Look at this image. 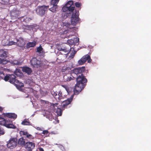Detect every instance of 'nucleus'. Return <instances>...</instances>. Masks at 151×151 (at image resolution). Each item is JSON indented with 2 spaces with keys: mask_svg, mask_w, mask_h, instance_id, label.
<instances>
[{
  "mask_svg": "<svg viewBox=\"0 0 151 151\" xmlns=\"http://www.w3.org/2000/svg\"><path fill=\"white\" fill-rule=\"evenodd\" d=\"M75 79L76 80V84L74 88L73 91L74 94L78 95L86 86L87 80L83 75L79 76Z\"/></svg>",
  "mask_w": 151,
  "mask_h": 151,
  "instance_id": "f257e3e1",
  "label": "nucleus"
},
{
  "mask_svg": "<svg viewBox=\"0 0 151 151\" xmlns=\"http://www.w3.org/2000/svg\"><path fill=\"white\" fill-rule=\"evenodd\" d=\"M79 11L78 9H75L74 11L73 12L72 14L71 17V23L72 25L74 26L76 25L79 21Z\"/></svg>",
  "mask_w": 151,
  "mask_h": 151,
  "instance_id": "f03ea898",
  "label": "nucleus"
},
{
  "mask_svg": "<svg viewBox=\"0 0 151 151\" xmlns=\"http://www.w3.org/2000/svg\"><path fill=\"white\" fill-rule=\"evenodd\" d=\"M85 70L84 67L76 68L71 70V76L76 78L78 77L79 76H80L81 75H83L82 73Z\"/></svg>",
  "mask_w": 151,
  "mask_h": 151,
  "instance_id": "7ed1b4c3",
  "label": "nucleus"
},
{
  "mask_svg": "<svg viewBox=\"0 0 151 151\" xmlns=\"http://www.w3.org/2000/svg\"><path fill=\"white\" fill-rule=\"evenodd\" d=\"M49 7V6L45 5L39 6L36 9V12L38 14L42 16L45 14Z\"/></svg>",
  "mask_w": 151,
  "mask_h": 151,
  "instance_id": "20e7f679",
  "label": "nucleus"
},
{
  "mask_svg": "<svg viewBox=\"0 0 151 151\" xmlns=\"http://www.w3.org/2000/svg\"><path fill=\"white\" fill-rule=\"evenodd\" d=\"M87 60L88 63H91L92 61L90 55L88 54L82 57L81 59L78 60V63L80 65H83Z\"/></svg>",
  "mask_w": 151,
  "mask_h": 151,
  "instance_id": "39448f33",
  "label": "nucleus"
},
{
  "mask_svg": "<svg viewBox=\"0 0 151 151\" xmlns=\"http://www.w3.org/2000/svg\"><path fill=\"white\" fill-rule=\"evenodd\" d=\"M4 80L6 81H9L11 83L14 84L17 80L16 79V77L14 74H9L6 75L4 78Z\"/></svg>",
  "mask_w": 151,
  "mask_h": 151,
  "instance_id": "423d86ee",
  "label": "nucleus"
},
{
  "mask_svg": "<svg viewBox=\"0 0 151 151\" xmlns=\"http://www.w3.org/2000/svg\"><path fill=\"white\" fill-rule=\"evenodd\" d=\"M17 139L16 138H12L9 139V142L7 144V146L8 148L13 149L17 146Z\"/></svg>",
  "mask_w": 151,
  "mask_h": 151,
  "instance_id": "0eeeda50",
  "label": "nucleus"
},
{
  "mask_svg": "<svg viewBox=\"0 0 151 151\" xmlns=\"http://www.w3.org/2000/svg\"><path fill=\"white\" fill-rule=\"evenodd\" d=\"M31 65L34 67L39 68L41 66L42 62L41 60H37L36 58H33L30 61Z\"/></svg>",
  "mask_w": 151,
  "mask_h": 151,
  "instance_id": "6e6552de",
  "label": "nucleus"
},
{
  "mask_svg": "<svg viewBox=\"0 0 151 151\" xmlns=\"http://www.w3.org/2000/svg\"><path fill=\"white\" fill-rule=\"evenodd\" d=\"M70 46L68 44H64L61 47L58 48L59 50L63 51L67 54H68L70 52Z\"/></svg>",
  "mask_w": 151,
  "mask_h": 151,
  "instance_id": "1a4fd4ad",
  "label": "nucleus"
},
{
  "mask_svg": "<svg viewBox=\"0 0 151 151\" xmlns=\"http://www.w3.org/2000/svg\"><path fill=\"white\" fill-rule=\"evenodd\" d=\"M65 5L69 9V12H73L74 10L75 11V7L73 6V1H68Z\"/></svg>",
  "mask_w": 151,
  "mask_h": 151,
  "instance_id": "9d476101",
  "label": "nucleus"
},
{
  "mask_svg": "<svg viewBox=\"0 0 151 151\" xmlns=\"http://www.w3.org/2000/svg\"><path fill=\"white\" fill-rule=\"evenodd\" d=\"M19 133L20 135L25 136V137H26L27 138L30 139H34V137L33 136L29 134L27 131H21Z\"/></svg>",
  "mask_w": 151,
  "mask_h": 151,
  "instance_id": "9b49d317",
  "label": "nucleus"
},
{
  "mask_svg": "<svg viewBox=\"0 0 151 151\" xmlns=\"http://www.w3.org/2000/svg\"><path fill=\"white\" fill-rule=\"evenodd\" d=\"M3 115L5 117H6L11 119H16L17 117V115L14 113H4Z\"/></svg>",
  "mask_w": 151,
  "mask_h": 151,
  "instance_id": "f8f14e48",
  "label": "nucleus"
},
{
  "mask_svg": "<svg viewBox=\"0 0 151 151\" xmlns=\"http://www.w3.org/2000/svg\"><path fill=\"white\" fill-rule=\"evenodd\" d=\"M12 122V121L8 119L7 121H6V124H5V126L8 128L13 129L16 128V127L13 124L11 123Z\"/></svg>",
  "mask_w": 151,
  "mask_h": 151,
  "instance_id": "ddd939ff",
  "label": "nucleus"
},
{
  "mask_svg": "<svg viewBox=\"0 0 151 151\" xmlns=\"http://www.w3.org/2000/svg\"><path fill=\"white\" fill-rule=\"evenodd\" d=\"M22 68L23 72H25L28 75H30L32 72L31 68L28 67L24 66L22 67Z\"/></svg>",
  "mask_w": 151,
  "mask_h": 151,
  "instance_id": "4468645a",
  "label": "nucleus"
},
{
  "mask_svg": "<svg viewBox=\"0 0 151 151\" xmlns=\"http://www.w3.org/2000/svg\"><path fill=\"white\" fill-rule=\"evenodd\" d=\"M73 94L72 95L70 98H68L67 100L63 102V106L64 107L67 106L70 103L73 99Z\"/></svg>",
  "mask_w": 151,
  "mask_h": 151,
  "instance_id": "2eb2a0df",
  "label": "nucleus"
},
{
  "mask_svg": "<svg viewBox=\"0 0 151 151\" xmlns=\"http://www.w3.org/2000/svg\"><path fill=\"white\" fill-rule=\"evenodd\" d=\"M17 45L19 47H23L25 45V42L24 39L22 37H20L17 40Z\"/></svg>",
  "mask_w": 151,
  "mask_h": 151,
  "instance_id": "dca6fc26",
  "label": "nucleus"
},
{
  "mask_svg": "<svg viewBox=\"0 0 151 151\" xmlns=\"http://www.w3.org/2000/svg\"><path fill=\"white\" fill-rule=\"evenodd\" d=\"M26 148L30 149H33L35 147V143L30 142H27L25 145Z\"/></svg>",
  "mask_w": 151,
  "mask_h": 151,
  "instance_id": "f3484780",
  "label": "nucleus"
},
{
  "mask_svg": "<svg viewBox=\"0 0 151 151\" xmlns=\"http://www.w3.org/2000/svg\"><path fill=\"white\" fill-rule=\"evenodd\" d=\"M14 85L18 89H21V88L24 86V84L23 83L20 82L18 80L16 81V82Z\"/></svg>",
  "mask_w": 151,
  "mask_h": 151,
  "instance_id": "a211bd4d",
  "label": "nucleus"
},
{
  "mask_svg": "<svg viewBox=\"0 0 151 151\" xmlns=\"http://www.w3.org/2000/svg\"><path fill=\"white\" fill-rule=\"evenodd\" d=\"M7 52L3 49L0 50V57L2 58H6L7 57Z\"/></svg>",
  "mask_w": 151,
  "mask_h": 151,
  "instance_id": "6ab92c4d",
  "label": "nucleus"
},
{
  "mask_svg": "<svg viewBox=\"0 0 151 151\" xmlns=\"http://www.w3.org/2000/svg\"><path fill=\"white\" fill-rule=\"evenodd\" d=\"M19 12L17 10L13 9L10 12V15L12 16L17 17Z\"/></svg>",
  "mask_w": 151,
  "mask_h": 151,
  "instance_id": "aec40b11",
  "label": "nucleus"
},
{
  "mask_svg": "<svg viewBox=\"0 0 151 151\" xmlns=\"http://www.w3.org/2000/svg\"><path fill=\"white\" fill-rule=\"evenodd\" d=\"M64 79L65 81H69L71 80H74L75 79L74 77L71 75V76H68L67 75H65L64 76Z\"/></svg>",
  "mask_w": 151,
  "mask_h": 151,
  "instance_id": "412c9836",
  "label": "nucleus"
},
{
  "mask_svg": "<svg viewBox=\"0 0 151 151\" xmlns=\"http://www.w3.org/2000/svg\"><path fill=\"white\" fill-rule=\"evenodd\" d=\"M52 6L49 9V10L53 12H55L56 11V9L58 8L57 4H51Z\"/></svg>",
  "mask_w": 151,
  "mask_h": 151,
  "instance_id": "4be33fe9",
  "label": "nucleus"
},
{
  "mask_svg": "<svg viewBox=\"0 0 151 151\" xmlns=\"http://www.w3.org/2000/svg\"><path fill=\"white\" fill-rule=\"evenodd\" d=\"M36 42L35 41L32 42H29L27 44V47L29 48L31 47H34L36 45Z\"/></svg>",
  "mask_w": 151,
  "mask_h": 151,
  "instance_id": "5701e85b",
  "label": "nucleus"
},
{
  "mask_svg": "<svg viewBox=\"0 0 151 151\" xmlns=\"http://www.w3.org/2000/svg\"><path fill=\"white\" fill-rule=\"evenodd\" d=\"M25 142L24 139L23 137L20 138L18 141V144L21 146H24L25 145Z\"/></svg>",
  "mask_w": 151,
  "mask_h": 151,
  "instance_id": "b1692460",
  "label": "nucleus"
},
{
  "mask_svg": "<svg viewBox=\"0 0 151 151\" xmlns=\"http://www.w3.org/2000/svg\"><path fill=\"white\" fill-rule=\"evenodd\" d=\"M8 120H6L4 118L1 117H0V124L3 125L4 126L6 124V121H7Z\"/></svg>",
  "mask_w": 151,
  "mask_h": 151,
  "instance_id": "393cba45",
  "label": "nucleus"
},
{
  "mask_svg": "<svg viewBox=\"0 0 151 151\" xmlns=\"http://www.w3.org/2000/svg\"><path fill=\"white\" fill-rule=\"evenodd\" d=\"M12 63L14 65H21L22 62L19 60H14L12 62Z\"/></svg>",
  "mask_w": 151,
  "mask_h": 151,
  "instance_id": "a878e982",
  "label": "nucleus"
},
{
  "mask_svg": "<svg viewBox=\"0 0 151 151\" xmlns=\"http://www.w3.org/2000/svg\"><path fill=\"white\" fill-rule=\"evenodd\" d=\"M22 72L21 70L19 69H16L14 72V74L17 76H21Z\"/></svg>",
  "mask_w": 151,
  "mask_h": 151,
  "instance_id": "bb28decb",
  "label": "nucleus"
},
{
  "mask_svg": "<svg viewBox=\"0 0 151 151\" xmlns=\"http://www.w3.org/2000/svg\"><path fill=\"white\" fill-rule=\"evenodd\" d=\"M57 93H58V97H56V98H58V100H60L61 99H63V96L62 92L61 91H59Z\"/></svg>",
  "mask_w": 151,
  "mask_h": 151,
  "instance_id": "cd10ccee",
  "label": "nucleus"
},
{
  "mask_svg": "<svg viewBox=\"0 0 151 151\" xmlns=\"http://www.w3.org/2000/svg\"><path fill=\"white\" fill-rule=\"evenodd\" d=\"M56 113L57 115L61 116L62 114V110L60 108H58L56 110Z\"/></svg>",
  "mask_w": 151,
  "mask_h": 151,
  "instance_id": "c85d7f7f",
  "label": "nucleus"
},
{
  "mask_svg": "<svg viewBox=\"0 0 151 151\" xmlns=\"http://www.w3.org/2000/svg\"><path fill=\"white\" fill-rule=\"evenodd\" d=\"M67 42L69 44V45H75V40L73 39L68 40L67 41Z\"/></svg>",
  "mask_w": 151,
  "mask_h": 151,
  "instance_id": "c756f323",
  "label": "nucleus"
},
{
  "mask_svg": "<svg viewBox=\"0 0 151 151\" xmlns=\"http://www.w3.org/2000/svg\"><path fill=\"white\" fill-rule=\"evenodd\" d=\"M8 62V61L4 59H1L0 58V64L2 65H5Z\"/></svg>",
  "mask_w": 151,
  "mask_h": 151,
  "instance_id": "7c9ffc66",
  "label": "nucleus"
},
{
  "mask_svg": "<svg viewBox=\"0 0 151 151\" xmlns=\"http://www.w3.org/2000/svg\"><path fill=\"white\" fill-rule=\"evenodd\" d=\"M22 124L24 125H30V123L29 121H27L26 119H25L22 122Z\"/></svg>",
  "mask_w": 151,
  "mask_h": 151,
  "instance_id": "2f4dec72",
  "label": "nucleus"
},
{
  "mask_svg": "<svg viewBox=\"0 0 151 151\" xmlns=\"http://www.w3.org/2000/svg\"><path fill=\"white\" fill-rule=\"evenodd\" d=\"M57 92H57V91H56V92L53 91L52 92V95L55 98V99L56 100H57V99H58V98H56V97H58V93H57Z\"/></svg>",
  "mask_w": 151,
  "mask_h": 151,
  "instance_id": "473e14b6",
  "label": "nucleus"
},
{
  "mask_svg": "<svg viewBox=\"0 0 151 151\" xmlns=\"http://www.w3.org/2000/svg\"><path fill=\"white\" fill-rule=\"evenodd\" d=\"M5 76L4 74L3 73V71L0 70V80L4 79Z\"/></svg>",
  "mask_w": 151,
  "mask_h": 151,
  "instance_id": "72a5a7b5",
  "label": "nucleus"
},
{
  "mask_svg": "<svg viewBox=\"0 0 151 151\" xmlns=\"http://www.w3.org/2000/svg\"><path fill=\"white\" fill-rule=\"evenodd\" d=\"M62 10L63 12H66L67 11H69V9L65 5L63 7Z\"/></svg>",
  "mask_w": 151,
  "mask_h": 151,
  "instance_id": "f704fd0d",
  "label": "nucleus"
},
{
  "mask_svg": "<svg viewBox=\"0 0 151 151\" xmlns=\"http://www.w3.org/2000/svg\"><path fill=\"white\" fill-rule=\"evenodd\" d=\"M17 43V42H14L13 41H10L9 42V43L8 44H7L6 45H15Z\"/></svg>",
  "mask_w": 151,
  "mask_h": 151,
  "instance_id": "c9c22d12",
  "label": "nucleus"
},
{
  "mask_svg": "<svg viewBox=\"0 0 151 151\" xmlns=\"http://www.w3.org/2000/svg\"><path fill=\"white\" fill-rule=\"evenodd\" d=\"M5 133V132L4 129L1 127H0V134L3 135Z\"/></svg>",
  "mask_w": 151,
  "mask_h": 151,
  "instance_id": "e433bc0d",
  "label": "nucleus"
},
{
  "mask_svg": "<svg viewBox=\"0 0 151 151\" xmlns=\"http://www.w3.org/2000/svg\"><path fill=\"white\" fill-rule=\"evenodd\" d=\"M42 47L41 45H40L39 47L37 48V52L39 53H40L41 51H42Z\"/></svg>",
  "mask_w": 151,
  "mask_h": 151,
  "instance_id": "4c0bfd02",
  "label": "nucleus"
},
{
  "mask_svg": "<svg viewBox=\"0 0 151 151\" xmlns=\"http://www.w3.org/2000/svg\"><path fill=\"white\" fill-rule=\"evenodd\" d=\"M6 147L4 146L0 145V151H4Z\"/></svg>",
  "mask_w": 151,
  "mask_h": 151,
  "instance_id": "58836bf2",
  "label": "nucleus"
},
{
  "mask_svg": "<svg viewBox=\"0 0 151 151\" xmlns=\"http://www.w3.org/2000/svg\"><path fill=\"white\" fill-rule=\"evenodd\" d=\"M60 0H52L51 4H58Z\"/></svg>",
  "mask_w": 151,
  "mask_h": 151,
  "instance_id": "ea45409f",
  "label": "nucleus"
},
{
  "mask_svg": "<svg viewBox=\"0 0 151 151\" xmlns=\"http://www.w3.org/2000/svg\"><path fill=\"white\" fill-rule=\"evenodd\" d=\"M76 6L77 7L79 8L81 6V4L78 2H76L75 4Z\"/></svg>",
  "mask_w": 151,
  "mask_h": 151,
  "instance_id": "a19ab883",
  "label": "nucleus"
},
{
  "mask_svg": "<svg viewBox=\"0 0 151 151\" xmlns=\"http://www.w3.org/2000/svg\"><path fill=\"white\" fill-rule=\"evenodd\" d=\"M62 86L63 87V88H65V90H66V91L67 92H68V91H69V88L68 86H67L66 85H62Z\"/></svg>",
  "mask_w": 151,
  "mask_h": 151,
  "instance_id": "79ce46f5",
  "label": "nucleus"
},
{
  "mask_svg": "<svg viewBox=\"0 0 151 151\" xmlns=\"http://www.w3.org/2000/svg\"><path fill=\"white\" fill-rule=\"evenodd\" d=\"M75 40V44L78 43L79 41V38H75L73 39Z\"/></svg>",
  "mask_w": 151,
  "mask_h": 151,
  "instance_id": "37998d69",
  "label": "nucleus"
},
{
  "mask_svg": "<svg viewBox=\"0 0 151 151\" xmlns=\"http://www.w3.org/2000/svg\"><path fill=\"white\" fill-rule=\"evenodd\" d=\"M49 132L47 130H43L42 132V134H47Z\"/></svg>",
  "mask_w": 151,
  "mask_h": 151,
  "instance_id": "c03bdc74",
  "label": "nucleus"
},
{
  "mask_svg": "<svg viewBox=\"0 0 151 151\" xmlns=\"http://www.w3.org/2000/svg\"><path fill=\"white\" fill-rule=\"evenodd\" d=\"M58 104V103H55V104L52 103L51 105L53 106L54 107L55 106H57V105Z\"/></svg>",
  "mask_w": 151,
  "mask_h": 151,
  "instance_id": "a18cd8bd",
  "label": "nucleus"
},
{
  "mask_svg": "<svg viewBox=\"0 0 151 151\" xmlns=\"http://www.w3.org/2000/svg\"><path fill=\"white\" fill-rule=\"evenodd\" d=\"M37 130H39V131H42V129L39 127H37Z\"/></svg>",
  "mask_w": 151,
  "mask_h": 151,
  "instance_id": "49530a36",
  "label": "nucleus"
},
{
  "mask_svg": "<svg viewBox=\"0 0 151 151\" xmlns=\"http://www.w3.org/2000/svg\"><path fill=\"white\" fill-rule=\"evenodd\" d=\"M39 150L40 151H44L43 148L42 147L39 148Z\"/></svg>",
  "mask_w": 151,
  "mask_h": 151,
  "instance_id": "de8ad7c7",
  "label": "nucleus"
},
{
  "mask_svg": "<svg viewBox=\"0 0 151 151\" xmlns=\"http://www.w3.org/2000/svg\"><path fill=\"white\" fill-rule=\"evenodd\" d=\"M3 109V108L2 107L0 106V112L2 111Z\"/></svg>",
  "mask_w": 151,
  "mask_h": 151,
  "instance_id": "09e8293b",
  "label": "nucleus"
},
{
  "mask_svg": "<svg viewBox=\"0 0 151 151\" xmlns=\"http://www.w3.org/2000/svg\"><path fill=\"white\" fill-rule=\"evenodd\" d=\"M2 1H3L4 2H7L9 0H1Z\"/></svg>",
  "mask_w": 151,
  "mask_h": 151,
  "instance_id": "8fccbe9b",
  "label": "nucleus"
},
{
  "mask_svg": "<svg viewBox=\"0 0 151 151\" xmlns=\"http://www.w3.org/2000/svg\"><path fill=\"white\" fill-rule=\"evenodd\" d=\"M66 69L67 70H71V68L70 67H67L66 68Z\"/></svg>",
  "mask_w": 151,
  "mask_h": 151,
  "instance_id": "3c124183",
  "label": "nucleus"
},
{
  "mask_svg": "<svg viewBox=\"0 0 151 151\" xmlns=\"http://www.w3.org/2000/svg\"><path fill=\"white\" fill-rule=\"evenodd\" d=\"M75 54V53H74V54H73L72 55V58H73L74 56V55Z\"/></svg>",
  "mask_w": 151,
  "mask_h": 151,
  "instance_id": "603ef678",
  "label": "nucleus"
},
{
  "mask_svg": "<svg viewBox=\"0 0 151 151\" xmlns=\"http://www.w3.org/2000/svg\"><path fill=\"white\" fill-rule=\"evenodd\" d=\"M28 151H32L31 150H28Z\"/></svg>",
  "mask_w": 151,
  "mask_h": 151,
  "instance_id": "864d4df0",
  "label": "nucleus"
},
{
  "mask_svg": "<svg viewBox=\"0 0 151 151\" xmlns=\"http://www.w3.org/2000/svg\"><path fill=\"white\" fill-rule=\"evenodd\" d=\"M60 54H61L62 55V54H62V53H61V52H60Z\"/></svg>",
  "mask_w": 151,
  "mask_h": 151,
  "instance_id": "5fc2aeb1",
  "label": "nucleus"
}]
</instances>
